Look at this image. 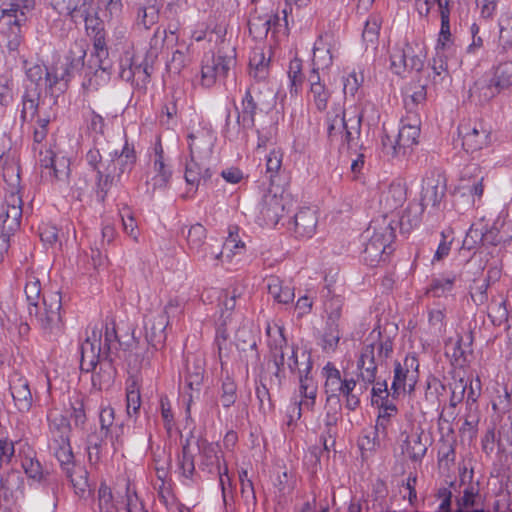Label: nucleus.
Wrapping results in <instances>:
<instances>
[{
  "mask_svg": "<svg viewBox=\"0 0 512 512\" xmlns=\"http://www.w3.org/2000/svg\"><path fill=\"white\" fill-rule=\"evenodd\" d=\"M269 357L276 366V374L289 369L298 372L299 387L293 402L287 408V426L295 424L302 415V410H312L317 397V384L309 375L312 368L310 354L302 348L289 346L283 335V327L277 323H268L266 327Z\"/></svg>",
  "mask_w": 512,
  "mask_h": 512,
  "instance_id": "nucleus-1",
  "label": "nucleus"
},
{
  "mask_svg": "<svg viewBox=\"0 0 512 512\" xmlns=\"http://www.w3.org/2000/svg\"><path fill=\"white\" fill-rule=\"evenodd\" d=\"M102 331L97 326L87 331L81 344V369L92 372V385L98 390L107 389L114 381L116 369L108 358L100 359Z\"/></svg>",
  "mask_w": 512,
  "mask_h": 512,
  "instance_id": "nucleus-2",
  "label": "nucleus"
},
{
  "mask_svg": "<svg viewBox=\"0 0 512 512\" xmlns=\"http://www.w3.org/2000/svg\"><path fill=\"white\" fill-rule=\"evenodd\" d=\"M379 337L380 332H371L357 362L358 378L364 383L363 388L375 381L378 363L387 358L393 349L389 338L378 340Z\"/></svg>",
  "mask_w": 512,
  "mask_h": 512,
  "instance_id": "nucleus-3",
  "label": "nucleus"
},
{
  "mask_svg": "<svg viewBox=\"0 0 512 512\" xmlns=\"http://www.w3.org/2000/svg\"><path fill=\"white\" fill-rule=\"evenodd\" d=\"M31 321L42 330L54 332L62 325V301L59 292L44 294L41 305L27 307Z\"/></svg>",
  "mask_w": 512,
  "mask_h": 512,
  "instance_id": "nucleus-4",
  "label": "nucleus"
},
{
  "mask_svg": "<svg viewBox=\"0 0 512 512\" xmlns=\"http://www.w3.org/2000/svg\"><path fill=\"white\" fill-rule=\"evenodd\" d=\"M158 56V49L152 48L146 58L137 53L130 44L126 45V49L120 58L119 66L120 77L128 82L136 84L145 83L150 76V65Z\"/></svg>",
  "mask_w": 512,
  "mask_h": 512,
  "instance_id": "nucleus-5",
  "label": "nucleus"
},
{
  "mask_svg": "<svg viewBox=\"0 0 512 512\" xmlns=\"http://www.w3.org/2000/svg\"><path fill=\"white\" fill-rule=\"evenodd\" d=\"M235 63V51L233 47H224L216 54H206L201 62L200 83L204 87H211L217 81L226 77L228 71Z\"/></svg>",
  "mask_w": 512,
  "mask_h": 512,
  "instance_id": "nucleus-6",
  "label": "nucleus"
},
{
  "mask_svg": "<svg viewBox=\"0 0 512 512\" xmlns=\"http://www.w3.org/2000/svg\"><path fill=\"white\" fill-rule=\"evenodd\" d=\"M49 419L50 449L62 465H69L73 453L69 442L70 423L60 413H52Z\"/></svg>",
  "mask_w": 512,
  "mask_h": 512,
  "instance_id": "nucleus-7",
  "label": "nucleus"
},
{
  "mask_svg": "<svg viewBox=\"0 0 512 512\" xmlns=\"http://www.w3.org/2000/svg\"><path fill=\"white\" fill-rule=\"evenodd\" d=\"M182 312V303L179 299H170L163 311L151 315L145 321V338L153 346L162 344L166 339V327L171 318Z\"/></svg>",
  "mask_w": 512,
  "mask_h": 512,
  "instance_id": "nucleus-8",
  "label": "nucleus"
},
{
  "mask_svg": "<svg viewBox=\"0 0 512 512\" xmlns=\"http://www.w3.org/2000/svg\"><path fill=\"white\" fill-rule=\"evenodd\" d=\"M349 117L341 110L333 117L328 118V134L334 140L350 143L359 135L362 115L357 107L349 113Z\"/></svg>",
  "mask_w": 512,
  "mask_h": 512,
  "instance_id": "nucleus-9",
  "label": "nucleus"
},
{
  "mask_svg": "<svg viewBox=\"0 0 512 512\" xmlns=\"http://www.w3.org/2000/svg\"><path fill=\"white\" fill-rule=\"evenodd\" d=\"M33 9L31 0H15L2 8L0 22L11 28L12 38L8 41L7 47L10 51H16L21 43L19 35L20 25L26 20L27 12Z\"/></svg>",
  "mask_w": 512,
  "mask_h": 512,
  "instance_id": "nucleus-10",
  "label": "nucleus"
},
{
  "mask_svg": "<svg viewBox=\"0 0 512 512\" xmlns=\"http://www.w3.org/2000/svg\"><path fill=\"white\" fill-rule=\"evenodd\" d=\"M256 103L249 91L246 92L241 107L237 108L234 122L227 121V137L232 141L247 142L248 133L254 126Z\"/></svg>",
  "mask_w": 512,
  "mask_h": 512,
  "instance_id": "nucleus-11",
  "label": "nucleus"
},
{
  "mask_svg": "<svg viewBox=\"0 0 512 512\" xmlns=\"http://www.w3.org/2000/svg\"><path fill=\"white\" fill-rule=\"evenodd\" d=\"M426 56L424 47L420 43H404L394 48L391 54V69L397 75L408 70H420Z\"/></svg>",
  "mask_w": 512,
  "mask_h": 512,
  "instance_id": "nucleus-12",
  "label": "nucleus"
},
{
  "mask_svg": "<svg viewBox=\"0 0 512 512\" xmlns=\"http://www.w3.org/2000/svg\"><path fill=\"white\" fill-rule=\"evenodd\" d=\"M512 86V62L500 63L494 71L493 78L489 85L483 82H476L471 89V95L476 96L479 101H488L502 91Z\"/></svg>",
  "mask_w": 512,
  "mask_h": 512,
  "instance_id": "nucleus-13",
  "label": "nucleus"
},
{
  "mask_svg": "<svg viewBox=\"0 0 512 512\" xmlns=\"http://www.w3.org/2000/svg\"><path fill=\"white\" fill-rule=\"evenodd\" d=\"M135 162V150L126 143L119 155L115 153V158L107 161V167L104 169L105 179H100L98 183L101 192L107 190L114 182L119 181L124 173L131 171Z\"/></svg>",
  "mask_w": 512,
  "mask_h": 512,
  "instance_id": "nucleus-14",
  "label": "nucleus"
},
{
  "mask_svg": "<svg viewBox=\"0 0 512 512\" xmlns=\"http://www.w3.org/2000/svg\"><path fill=\"white\" fill-rule=\"evenodd\" d=\"M419 363L415 355H408L402 363H396L391 390L394 396H400L414 390L418 381Z\"/></svg>",
  "mask_w": 512,
  "mask_h": 512,
  "instance_id": "nucleus-15",
  "label": "nucleus"
},
{
  "mask_svg": "<svg viewBox=\"0 0 512 512\" xmlns=\"http://www.w3.org/2000/svg\"><path fill=\"white\" fill-rule=\"evenodd\" d=\"M484 174L481 168L477 164H470L466 166L459 179V183L457 185V192L461 197H466L467 200L474 204L476 201L480 200L483 191Z\"/></svg>",
  "mask_w": 512,
  "mask_h": 512,
  "instance_id": "nucleus-16",
  "label": "nucleus"
},
{
  "mask_svg": "<svg viewBox=\"0 0 512 512\" xmlns=\"http://www.w3.org/2000/svg\"><path fill=\"white\" fill-rule=\"evenodd\" d=\"M458 131L467 152L479 151L490 144V128L481 121L462 123Z\"/></svg>",
  "mask_w": 512,
  "mask_h": 512,
  "instance_id": "nucleus-17",
  "label": "nucleus"
},
{
  "mask_svg": "<svg viewBox=\"0 0 512 512\" xmlns=\"http://www.w3.org/2000/svg\"><path fill=\"white\" fill-rule=\"evenodd\" d=\"M215 141L216 135L210 126L203 125L192 129L188 135L191 158L200 162L206 161L212 153Z\"/></svg>",
  "mask_w": 512,
  "mask_h": 512,
  "instance_id": "nucleus-18",
  "label": "nucleus"
},
{
  "mask_svg": "<svg viewBox=\"0 0 512 512\" xmlns=\"http://www.w3.org/2000/svg\"><path fill=\"white\" fill-rule=\"evenodd\" d=\"M333 95V90L329 84L322 79L318 72L311 71L308 77V90L306 98L308 105L319 112L328 108Z\"/></svg>",
  "mask_w": 512,
  "mask_h": 512,
  "instance_id": "nucleus-19",
  "label": "nucleus"
},
{
  "mask_svg": "<svg viewBox=\"0 0 512 512\" xmlns=\"http://www.w3.org/2000/svg\"><path fill=\"white\" fill-rule=\"evenodd\" d=\"M419 136L420 120L416 116L407 117L402 120L396 145H390L389 153L392 156L406 154L408 149H411L418 143Z\"/></svg>",
  "mask_w": 512,
  "mask_h": 512,
  "instance_id": "nucleus-20",
  "label": "nucleus"
},
{
  "mask_svg": "<svg viewBox=\"0 0 512 512\" xmlns=\"http://www.w3.org/2000/svg\"><path fill=\"white\" fill-rule=\"evenodd\" d=\"M338 47L339 42L332 34H321L314 43L312 71L318 72L320 69L329 68Z\"/></svg>",
  "mask_w": 512,
  "mask_h": 512,
  "instance_id": "nucleus-21",
  "label": "nucleus"
},
{
  "mask_svg": "<svg viewBox=\"0 0 512 512\" xmlns=\"http://www.w3.org/2000/svg\"><path fill=\"white\" fill-rule=\"evenodd\" d=\"M9 388L16 409L20 413L29 412L34 402L29 381L22 374L14 372L9 379Z\"/></svg>",
  "mask_w": 512,
  "mask_h": 512,
  "instance_id": "nucleus-22",
  "label": "nucleus"
},
{
  "mask_svg": "<svg viewBox=\"0 0 512 512\" xmlns=\"http://www.w3.org/2000/svg\"><path fill=\"white\" fill-rule=\"evenodd\" d=\"M41 166L47 170L52 182L67 184L70 175V160L67 157L47 151V155L41 159Z\"/></svg>",
  "mask_w": 512,
  "mask_h": 512,
  "instance_id": "nucleus-23",
  "label": "nucleus"
},
{
  "mask_svg": "<svg viewBox=\"0 0 512 512\" xmlns=\"http://www.w3.org/2000/svg\"><path fill=\"white\" fill-rule=\"evenodd\" d=\"M172 176V170L166 163L160 144L155 146L153 165L148 173L147 184L153 189L165 188Z\"/></svg>",
  "mask_w": 512,
  "mask_h": 512,
  "instance_id": "nucleus-24",
  "label": "nucleus"
},
{
  "mask_svg": "<svg viewBox=\"0 0 512 512\" xmlns=\"http://www.w3.org/2000/svg\"><path fill=\"white\" fill-rule=\"evenodd\" d=\"M284 204L282 198L276 194H265L259 204L258 222L263 226H275L282 216Z\"/></svg>",
  "mask_w": 512,
  "mask_h": 512,
  "instance_id": "nucleus-25",
  "label": "nucleus"
},
{
  "mask_svg": "<svg viewBox=\"0 0 512 512\" xmlns=\"http://www.w3.org/2000/svg\"><path fill=\"white\" fill-rule=\"evenodd\" d=\"M392 240V229L388 226L381 227L379 230H375L371 235L364 252L372 262L379 261L383 258V255L385 254L386 249L389 248Z\"/></svg>",
  "mask_w": 512,
  "mask_h": 512,
  "instance_id": "nucleus-26",
  "label": "nucleus"
},
{
  "mask_svg": "<svg viewBox=\"0 0 512 512\" xmlns=\"http://www.w3.org/2000/svg\"><path fill=\"white\" fill-rule=\"evenodd\" d=\"M318 215L315 209L301 208L294 216V233L297 238L310 239L317 230Z\"/></svg>",
  "mask_w": 512,
  "mask_h": 512,
  "instance_id": "nucleus-27",
  "label": "nucleus"
},
{
  "mask_svg": "<svg viewBox=\"0 0 512 512\" xmlns=\"http://www.w3.org/2000/svg\"><path fill=\"white\" fill-rule=\"evenodd\" d=\"M207 231L201 224L192 225L187 233V244L189 250L202 260L211 259L212 245L206 244Z\"/></svg>",
  "mask_w": 512,
  "mask_h": 512,
  "instance_id": "nucleus-28",
  "label": "nucleus"
},
{
  "mask_svg": "<svg viewBox=\"0 0 512 512\" xmlns=\"http://www.w3.org/2000/svg\"><path fill=\"white\" fill-rule=\"evenodd\" d=\"M407 199V187L404 181L397 179L390 183L382 193L381 203L388 211L401 207Z\"/></svg>",
  "mask_w": 512,
  "mask_h": 512,
  "instance_id": "nucleus-29",
  "label": "nucleus"
},
{
  "mask_svg": "<svg viewBox=\"0 0 512 512\" xmlns=\"http://www.w3.org/2000/svg\"><path fill=\"white\" fill-rule=\"evenodd\" d=\"M238 232L239 228L237 226L229 227V233L224 242L223 251H211V259L219 260L221 258H225L227 261H231L234 256L243 254L245 250V244L239 238Z\"/></svg>",
  "mask_w": 512,
  "mask_h": 512,
  "instance_id": "nucleus-30",
  "label": "nucleus"
},
{
  "mask_svg": "<svg viewBox=\"0 0 512 512\" xmlns=\"http://www.w3.org/2000/svg\"><path fill=\"white\" fill-rule=\"evenodd\" d=\"M267 289L272 298L280 304H289L295 297L294 287L279 277H269Z\"/></svg>",
  "mask_w": 512,
  "mask_h": 512,
  "instance_id": "nucleus-31",
  "label": "nucleus"
},
{
  "mask_svg": "<svg viewBox=\"0 0 512 512\" xmlns=\"http://www.w3.org/2000/svg\"><path fill=\"white\" fill-rule=\"evenodd\" d=\"M11 180L13 193H7L5 195L4 202L1 206L0 219H22V198L20 195L14 194L17 185V178L14 174Z\"/></svg>",
  "mask_w": 512,
  "mask_h": 512,
  "instance_id": "nucleus-32",
  "label": "nucleus"
},
{
  "mask_svg": "<svg viewBox=\"0 0 512 512\" xmlns=\"http://www.w3.org/2000/svg\"><path fill=\"white\" fill-rule=\"evenodd\" d=\"M423 204L410 202L399 214L398 224L402 232H410L417 227L422 219Z\"/></svg>",
  "mask_w": 512,
  "mask_h": 512,
  "instance_id": "nucleus-33",
  "label": "nucleus"
},
{
  "mask_svg": "<svg viewBox=\"0 0 512 512\" xmlns=\"http://www.w3.org/2000/svg\"><path fill=\"white\" fill-rule=\"evenodd\" d=\"M449 53H443V51L438 50L436 52L435 57L432 61V80L435 84H442L444 82L449 81L450 79V69L458 64L457 61L452 63L451 60H448Z\"/></svg>",
  "mask_w": 512,
  "mask_h": 512,
  "instance_id": "nucleus-34",
  "label": "nucleus"
},
{
  "mask_svg": "<svg viewBox=\"0 0 512 512\" xmlns=\"http://www.w3.org/2000/svg\"><path fill=\"white\" fill-rule=\"evenodd\" d=\"M204 377V369L201 365H195L193 369L190 366L187 368V375L185 378V388L188 389L186 392L188 395L186 403V413L190 415L191 403L194 398V393L198 394L199 389L202 385Z\"/></svg>",
  "mask_w": 512,
  "mask_h": 512,
  "instance_id": "nucleus-35",
  "label": "nucleus"
},
{
  "mask_svg": "<svg viewBox=\"0 0 512 512\" xmlns=\"http://www.w3.org/2000/svg\"><path fill=\"white\" fill-rule=\"evenodd\" d=\"M86 0H50L54 10L60 15L69 16L74 22H78L84 16Z\"/></svg>",
  "mask_w": 512,
  "mask_h": 512,
  "instance_id": "nucleus-36",
  "label": "nucleus"
},
{
  "mask_svg": "<svg viewBox=\"0 0 512 512\" xmlns=\"http://www.w3.org/2000/svg\"><path fill=\"white\" fill-rule=\"evenodd\" d=\"M98 183L99 176L95 172L80 174L74 184V188L78 192V198L81 200L82 196L90 193L93 190H96L97 196L103 200L107 190L101 192L100 188L98 187Z\"/></svg>",
  "mask_w": 512,
  "mask_h": 512,
  "instance_id": "nucleus-37",
  "label": "nucleus"
},
{
  "mask_svg": "<svg viewBox=\"0 0 512 512\" xmlns=\"http://www.w3.org/2000/svg\"><path fill=\"white\" fill-rule=\"evenodd\" d=\"M403 451L413 460L422 458L426 451V442H423V432H414L407 436Z\"/></svg>",
  "mask_w": 512,
  "mask_h": 512,
  "instance_id": "nucleus-38",
  "label": "nucleus"
},
{
  "mask_svg": "<svg viewBox=\"0 0 512 512\" xmlns=\"http://www.w3.org/2000/svg\"><path fill=\"white\" fill-rule=\"evenodd\" d=\"M141 407L140 387L135 379H131L126 386V414L129 418L138 415Z\"/></svg>",
  "mask_w": 512,
  "mask_h": 512,
  "instance_id": "nucleus-39",
  "label": "nucleus"
},
{
  "mask_svg": "<svg viewBox=\"0 0 512 512\" xmlns=\"http://www.w3.org/2000/svg\"><path fill=\"white\" fill-rule=\"evenodd\" d=\"M444 197V189L438 184L427 183L423 186L421 193V204H423V211L425 208L435 210L438 208L442 198Z\"/></svg>",
  "mask_w": 512,
  "mask_h": 512,
  "instance_id": "nucleus-40",
  "label": "nucleus"
},
{
  "mask_svg": "<svg viewBox=\"0 0 512 512\" xmlns=\"http://www.w3.org/2000/svg\"><path fill=\"white\" fill-rule=\"evenodd\" d=\"M250 74L257 80H263L268 75L269 59L260 49H255L250 56Z\"/></svg>",
  "mask_w": 512,
  "mask_h": 512,
  "instance_id": "nucleus-41",
  "label": "nucleus"
},
{
  "mask_svg": "<svg viewBox=\"0 0 512 512\" xmlns=\"http://www.w3.org/2000/svg\"><path fill=\"white\" fill-rule=\"evenodd\" d=\"M323 375L325 377V392L329 399L340 391L339 389L344 379L341 378L340 371L330 363L324 366Z\"/></svg>",
  "mask_w": 512,
  "mask_h": 512,
  "instance_id": "nucleus-42",
  "label": "nucleus"
},
{
  "mask_svg": "<svg viewBox=\"0 0 512 512\" xmlns=\"http://www.w3.org/2000/svg\"><path fill=\"white\" fill-rule=\"evenodd\" d=\"M356 389V381L354 379L345 378L341 383L340 391H338L334 397H344L346 407L350 410H354L360 403L359 398L355 393Z\"/></svg>",
  "mask_w": 512,
  "mask_h": 512,
  "instance_id": "nucleus-43",
  "label": "nucleus"
},
{
  "mask_svg": "<svg viewBox=\"0 0 512 512\" xmlns=\"http://www.w3.org/2000/svg\"><path fill=\"white\" fill-rule=\"evenodd\" d=\"M469 386V392L467 393L468 400L475 401V393L474 388L472 386V382L469 380H465L463 378L455 379L451 384V402L455 405L456 403L461 402L465 395L467 387Z\"/></svg>",
  "mask_w": 512,
  "mask_h": 512,
  "instance_id": "nucleus-44",
  "label": "nucleus"
},
{
  "mask_svg": "<svg viewBox=\"0 0 512 512\" xmlns=\"http://www.w3.org/2000/svg\"><path fill=\"white\" fill-rule=\"evenodd\" d=\"M342 308L343 300L339 296L332 297L325 303L327 327H339Z\"/></svg>",
  "mask_w": 512,
  "mask_h": 512,
  "instance_id": "nucleus-45",
  "label": "nucleus"
},
{
  "mask_svg": "<svg viewBox=\"0 0 512 512\" xmlns=\"http://www.w3.org/2000/svg\"><path fill=\"white\" fill-rule=\"evenodd\" d=\"M24 291L27 300V307L34 306L39 303L41 295V282L39 277L34 272H29L27 274Z\"/></svg>",
  "mask_w": 512,
  "mask_h": 512,
  "instance_id": "nucleus-46",
  "label": "nucleus"
},
{
  "mask_svg": "<svg viewBox=\"0 0 512 512\" xmlns=\"http://www.w3.org/2000/svg\"><path fill=\"white\" fill-rule=\"evenodd\" d=\"M379 30H380V21L377 16H371L365 23V27L363 30V41L366 44V47H371L375 49L378 43L379 38Z\"/></svg>",
  "mask_w": 512,
  "mask_h": 512,
  "instance_id": "nucleus-47",
  "label": "nucleus"
},
{
  "mask_svg": "<svg viewBox=\"0 0 512 512\" xmlns=\"http://www.w3.org/2000/svg\"><path fill=\"white\" fill-rule=\"evenodd\" d=\"M68 475L77 494L84 496L90 491V486L87 480V472L84 468L73 467L71 471L68 469Z\"/></svg>",
  "mask_w": 512,
  "mask_h": 512,
  "instance_id": "nucleus-48",
  "label": "nucleus"
},
{
  "mask_svg": "<svg viewBox=\"0 0 512 512\" xmlns=\"http://www.w3.org/2000/svg\"><path fill=\"white\" fill-rule=\"evenodd\" d=\"M287 75L289 79L290 93L295 95L298 94V91L303 82L301 60L295 58L290 61Z\"/></svg>",
  "mask_w": 512,
  "mask_h": 512,
  "instance_id": "nucleus-49",
  "label": "nucleus"
},
{
  "mask_svg": "<svg viewBox=\"0 0 512 512\" xmlns=\"http://www.w3.org/2000/svg\"><path fill=\"white\" fill-rule=\"evenodd\" d=\"M451 33H450V26H449V11H444L443 16H441V30L439 33L437 45H436V52L438 50L443 51V53H449L451 54L452 51L450 48L451 43Z\"/></svg>",
  "mask_w": 512,
  "mask_h": 512,
  "instance_id": "nucleus-50",
  "label": "nucleus"
},
{
  "mask_svg": "<svg viewBox=\"0 0 512 512\" xmlns=\"http://www.w3.org/2000/svg\"><path fill=\"white\" fill-rule=\"evenodd\" d=\"M27 77L38 87L52 88L51 74L41 65H33L27 69Z\"/></svg>",
  "mask_w": 512,
  "mask_h": 512,
  "instance_id": "nucleus-51",
  "label": "nucleus"
},
{
  "mask_svg": "<svg viewBox=\"0 0 512 512\" xmlns=\"http://www.w3.org/2000/svg\"><path fill=\"white\" fill-rule=\"evenodd\" d=\"M204 162H200L199 160H193L191 158V162L187 164L185 179L187 183L192 185H198L201 178H208L210 175L208 174L207 168H202L201 165Z\"/></svg>",
  "mask_w": 512,
  "mask_h": 512,
  "instance_id": "nucleus-52",
  "label": "nucleus"
},
{
  "mask_svg": "<svg viewBox=\"0 0 512 512\" xmlns=\"http://www.w3.org/2000/svg\"><path fill=\"white\" fill-rule=\"evenodd\" d=\"M499 42L504 49L512 47V15L502 14L499 19Z\"/></svg>",
  "mask_w": 512,
  "mask_h": 512,
  "instance_id": "nucleus-53",
  "label": "nucleus"
},
{
  "mask_svg": "<svg viewBox=\"0 0 512 512\" xmlns=\"http://www.w3.org/2000/svg\"><path fill=\"white\" fill-rule=\"evenodd\" d=\"M417 9L420 14L428 15L437 6V11L443 16L444 11H449V0H416Z\"/></svg>",
  "mask_w": 512,
  "mask_h": 512,
  "instance_id": "nucleus-54",
  "label": "nucleus"
},
{
  "mask_svg": "<svg viewBox=\"0 0 512 512\" xmlns=\"http://www.w3.org/2000/svg\"><path fill=\"white\" fill-rule=\"evenodd\" d=\"M364 77L362 73L352 71L343 79V92L344 94L355 96L363 83Z\"/></svg>",
  "mask_w": 512,
  "mask_h": 512,
  "instance_id": "nucleus-55",
  "label": "nucleus"
},
{
  "mask_svg": "<svg viewBox=\"0 0 512 512\" xmlns=\"http://www.w3.org/2000/svg\"><path fill=\"white\" fill-rule=\"evenodd\" d=\"M445 314L444 310L440 308L432 309L429 312V325L431 332L436 335L440 336L445 331V322H444Z\"/></svg>",
  "mask_w": 512,
  "mask_h": 512,
  "instance_id": "nucleus-56",
  "label": "nucleus"
},
{
  "mask_svg": "<svg viewBox=\"0 0 512 512\" xmlns=\"http://www.w3.org/2000/svg\"><path fill=\"white\" fill-rule=\"evenodd\" d=\"M283 153L280 149H272L266 157V171L272 179L279 172L282 165Z\"/></svg>",
  "mask_w": 512,
  "mask_h": 512,
  "instance_id": "nucleus-57",
  "label": "nucleus"
},
{
  "mask_svg": "<svg viewBox=\"0 0 512 512\" xmlns=\"http://www.w3.org/2000/svg\"><path fill=\"white\" fill-rule=\"evenodd\" d=\"M158 18V10L155 6L150 5L147 7H142L138 11L137 22L141 24L146 29L150 28Z\"/></svg>",
  "mask_w": 512,
  "mask_h": 512,
  "instance_id": "nucleus-58",
  "label": "nucleus"
},
{
  "mask_svg": "<svg viewBox=\"0 0 512 512\" xmlns=\"http://www.w3.org/2000/svg\"><path fill=\"white\" fill-rule=\"evenodd\" d=\"M276 18L273 15L267 14L263 18L261 17H253L249 21L250 30H255L260 35H266L271 27L274 24Z\"/></svg>",
  "mask_w": 512,
  "mask_h": 512,
  "instance_id": "nucleus-59",
  "label": "nucleus"
},
{
  "mask_svg": "<svg viewBox=\"0 0 512 512\" xmlns=\"http://www.w3.org/2000/svg\"><path fill=\"white\" fill-rule=\"evenodd\" d=\"M86 160L88 164L91 166L92 171L95 172L99 176V180L105 179L104 169L107 167V161L103 162L101 160V156L98 150H90L86 155Z\"/></svg>",
  "mask_w": 512,
  "mask_h": 512,
  "instance_id": "nucleus-60",
  "label": "nucleus"
},
{
  "mask_svg": "<svg viewBox=\"0 0 512 512\" xmlns=\"http://www.w3.org/2000/svg\"><path fill=\"white\" fill-rule=\"evenodd\" d=\"M454 280V277H442L436 279L431 285L430 292L435 297L445 296L447 293L452 291Z\"/></svg>",
  "mask_w": 512,
  "mask_h": 512,
  "instance_id": "nucleus-61",
  "label": "nucleus"
},
{
  "mask_svg": "<svg viewBox=\"0 0 512 512\" xmlns=\"http://www.w3.org/2000/svg\"><path fill=\"white\" fill-rule=\"evenodd\" d=\"M341 337L339 327H325L323 337V349L328 352H333L338 346Z\"/></svg>",
  "mask_w": 512,
  "mask_h": 512,
  "instance_id": "nucleus-62",
  "label": "nucleus"
},
{
  "mask_svg": "<svg viewBox=\"0 0 512 512\" xmlns=\"http://www.w3.org/2000/svg\"><path fill=\"white\" fill-rule=\"evenodd\" d=\"M385 446L382 440H377L376 433L372 429L367 431L359 440V447L365 451H376Z\"/></svg>",
  "mask_w": 512,
  "mask_h": 512,
  "instance_id": "nucleus-63",
  "label": "nucleus"
},
{
  "mask_svg": "<svg viewBox=\"0 0 512 512\" xmlns=\"http://www.w3.org/2000/svg\"><path fill=\"white\" fill-rule=\"evenodd\" d=\"M491 313L493 317L495 318V321H498L500 324L503 321L508 322V332L510 336H512V312L511 315L508 316V311L505 305V302H500L494 306L491 307Z\"/></svg>",
  "mask_w": 512,
  "mask_h": 512,
  "instance_id": "nucleus-64",
  "label": "nucleus"
}]
</instances>
